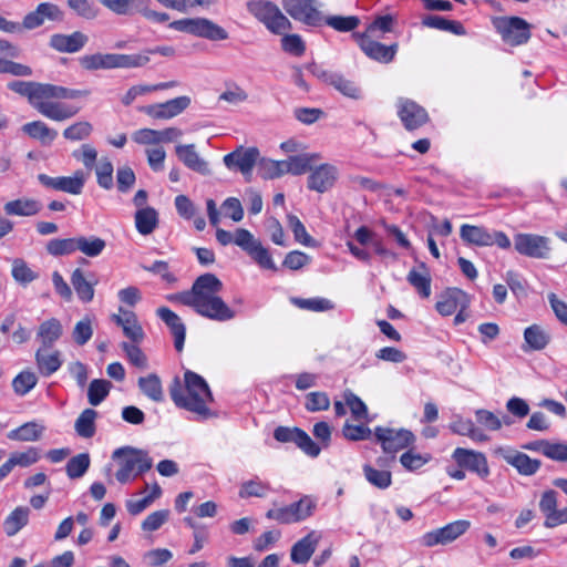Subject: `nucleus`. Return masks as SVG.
Returning <instances> with one entry per match:
<instances>
[{"instance_id": "bb28decb", "label": "nucleus", "mask_w": 567, "mask_h": 567, "mask_svg": "<svg viewBox=\"0 0 567 567\" xmlns=\"http://www.w3.org/2000/svg\"><path fill=\"white\" fill-rule=\"evenodd\" d=\"M87 37L81 31L71 34L55 33L50 38V47L59 52L75 53L87 42Z\"/></svg>"}, {"instance_id": "39448f33", "label": "nucleus", "mask_w": 567, "mask_h": 567, "mask_svg": "<svg viewBox=\"0 0 567 567\" xmlns=\"http://www.w3.org/2000/svg\"><path fill=\"white\" fill-rule=\"evenodd\" d=\"M247 10L274 34H284L292 29L291 21L271 1H249L247 2Z\"/></svg>"}, {"instance_id": "6ab92c4d", "label": "nucleus", "mask_w": 567, "mask_h": 567, "mask_svg": "<svg viewBox=\"0 0 567 567\" xmlns=\"http://www.w3.org/2000/svg\"><path fill=\"white\" fill-rule=\"evenodd\" d=\"M360 49L372 60L380 63H390L398 51V44L384 45L378 41L372 40L365 33H353Z\"/></svg>"}, {"instance_id": "8fccbe9b", "label": "nucleus", "mask_w": 567, "mask_h": 567, "mask_svg": "<svg viewBox=\"0 0 567 567\" xmlns=\"http://www.w3.org/2000/svg\"><path fill=\"white\" fill-rule=\"evenodd\" d=\"M106 243L104 239L95 236H79L76 237V250L81 251L87 257H97L105 249Z\"/></svg>"}, {"instance_id": "2f4dec72", "label": "nucleus", "mask_w": 567, "mask_h": 567, "mask_svg": "<svg viewBox=\"0 0 567 567\" xmlns=\"http://www.w3.org/2000/svg\"><path fill=\"white\" fill-rule=\"evenodd\" d=\"M466 295L457 288H449L441 293L435 308L442 316L453 315L465 300Z\"/></svg>"}, {"instance_id": "f3484780", "label": "nucleus", "mask_w": 567, "mask_h": 567, "mask_svg": "<svg viewBox=\"0 0 567 567\" xmlns=\"http://www.w3.org/2000/svg\"><path fill=\"white\" fill-rule=\"evenodd\" d=\"M398 116L408 131H414L429 122V114L416 102L400 97L396 102Z\"/></svg>"}, {"instance_id": "ea45409f", "label": "nucleus", "mask_w": 567, "mask_h": 567, "mask_svg": "<svg viewBox=\"0 0 567 567\" xmlns=\"http://www.w3.org/2000/svg\"><path fill=\"white\" fill-rule=\"evenodd\" d=\"M158 225V214L153 207L140 208L135 213V226L141 235L152 234Z\"/></svg>"}, {"instance_id": "2eb2a0df", "label": "nucleus", "mask_w": 567, "mask_h": 567, "mask_svg": "<svg viewBox=\"0 0 567 567\" xmlns=\"http://www.w3.org/2000/svg\"><path fill=\"white\" fill-rule=\"evenodd\" d=\"M237 246L240 247L256 264L264 269L276 270V265L261 241L249 231H239L237 238Z\"/></svg>"}, {"instance_id": "393cba45", "label": "nucleus", "mask_w": 567, "mask_h": 567, "mask_svg": "<svg viewBox=\"0 0 567 567\" xmlns=\"http://www.w3.org/2000/svg\"><path fill=\"white\" fill-rule=\"evenodd\" d=\"M34 109L43 116L55 122L72 118L80 112V107L61 102H48L45 100H39Z\"/></svg>"}, {"instance_id": "79ce46f5", "label": "nucleus", "mask_w": 567, "mask_h": 567, "mask_svg": "<svg viewBox=\"0 0 567 567\" xmlns=\"http://www.w3.org/2000/svg\"><path fill=\"white\" fill-rule=\"evenodd\" d=\"M320 159V155L317 153L312 154H300L290 156L285 161L287 174L301 175L309 171L315 162Z\"/></svg>"}, {"instance_id": "ddd939ff", "label": "nucleus", "mask_w": 567, "mask_h": 567, "mask_svg": "<svg viewBox=\"0 0 567 567\" xmlns=\"http://www.w3.org/2000/svg\"><path fill=\"white\" fill-rule=\"evenodd\" d=\"M377 441L381 444L384 453L395 454L412 445L415 441L414 434L405 429H391L377 426L373 432Z\"/></svg>"}, {"instance_id": "680f3d73", "label": "nucleus", "mask_w": 567, "mask_h": 567, "mask_svg": "<svg viewBox=\"0 0 567 567\" xmlns=\"http://www.w3.org/2000/svg\"><path fill=\"white\" fill-rule=\"evenodd\" d=\"M11 275L18 284L23 286H27L39 277L38 272L33 271L21 258L13 259Z\"/></svg>"}, {"instance_id": "7c9ffc66", "label": "nucleus", "mask_w": 567, "mask_h": 567, "mask_svg": "<svg viewBox=\"0 0 567 567\" xmlns=\"http://www.w3.org/2000/svg\"><path fill=\"white\" fill-rule=\"evenodd\" d=\"M42 209V204L33 198H18L7 202L3 210L8 216L31 217L35 216Z\"/></svg>"}, {"instance_id": "09e8293b", "label": "nucleus", "mask_w": 567, "mask_h": 567, "mask_svg": "<svg viewBox=\"0 0 567 567\" xmlns=\"http://www.w3.org/2000/svg\"><path fill=\"white\" fill-rule=\"evenodd\" d=\"M138 386L141 391L151 400L155 402H161L164 399L162 383L159 378L152 373L147 377H142L138 379Z\"/></svg>"}, {"instance_id": "864d4df0", "label": "nucleus", "mask_w": 567, "mask_h": 567, "mask_svg": "<svg viewBox=\"0 0 567 567\" xmlns=\"http://www.w3.org/2000/svg\"><path fill=\"white\" fill-rule=\"evenodd\" d=\"M290 301H291V303H293L296 307H298L300 309L315 311V312L329 311L334 308V305L331 300H329L327 298H322V297L308 298V299L292 297L290 299Z\"/></svg>"}, {"instance_id": "0eeeda50", "label": "nucleus", "mask_w": 567, "mask_h": 567, "mask_svg": "<svg viewBox=\"0 0 567 567\" xmlns=\"http://www.w3.org/2000/svg\"><path fill=\"white\" fill-rule=\"evenodd\" d=\"M316 502L308 495L287 506L274 507L266 513V517L282 525L302 522L313 514Z\"/></svg>"}, {"instance_id": "6e6d98bb", "label": "nucleus", "mask_w": 567, "mask_h": 567, "mask_svg": "<svg viewBox=\"0 0 567 567\" xmlns=\"http://www.w3.org/2000/svg\"><path fill=\"white\" fill-rule=\"evenodd\" d=\"M343 401L355 421H369L368 406L357 394L346 390L343 392Z\"/></svg>"}, {"instance_id": "f03ea898", "label": "nucleus", "mask_w": 567, "mask_h": 567, "mask_svg": "<svg viewBox=\"0 0 567 567\" xmlns=\"http://www.w3.org/2000/svg\"><path fill=\"white\" fill-rule=\"evenodd\" d=\"M169 395L176 406L185 409L206 420L213 415L207 406L213 401V394L207 382L199 374L187 370L184 373V383L174 378L169 385Z\"/></svg>"}, {"instance_id": "c756f323", "label": "nucleus", "mask_w": 567, "mask_h": 567, "mask_svg": "<svg viewBox=\"0 0 567 567\" xmlns=\"http://www.w3.org/2000/svg\"><path fill=\"white\" fill-rule=\"evenodd\" d=\"M49 349L39 348L34 354L38 371L45 378L55 373L63 363L61 352L59 350L49 351Z\"/></svg>"}, {"instance_id": "aec40b11", "label": "nucleus", "mask_w": 567, "mask_h": 567, "mask_svg": "<svg viewBox=\"0 0 567 567\" xmlns=\"http://www.w3.org/2000/svg\"><path fill=\"white\" fill-rule=\"evenodd\" d=\"M45 20L62 21L63 12L60 7L52 2H41L37 8L27 13L22 20V27L25 30H33L41 27Z\"/></svg>"}, {"instance_id": "bf43d9fd", "label": "nucleus", "mask_w": 567, "mask_h": 567, "mask_svg": "<svg viewBox=\"0 0 567 567\" xmlns=\"http://www.w3.org/2000/svg\"><path fill=\"white\" fill-rule=\"evenodd\" d=\"M323 24L329 25L336 31L339 32H349L353 31L360 24V19L355 16H324L323 14Z\"/></svg>"}, {"instance_id": "c03bdc74", "label": "nucleus", "mask_w": 567, "mask_h": 567, "mask_svg": "<svg viewBox=\"0 0 567 567\" xmlns=\"http://www.w3.org/2000/svg\"><path fill=\"white\" fill-rule=\"evenodd\" d=\"M100 2L117 16H134L143 8L144 0H100Z\"/></svg>"}, {"instance_id": "a878e982", "label": "nucleus", "mask_w": 567, "mask_h": 567, "mask_svg": "<svg viewBox=\"0 0 567 567\" xmlns=\"http://www.w3.org/2000/svg\"><path fill=\"white\" fill-rule=\"evenodd\" d=\"M502 456L507 464L514 466L519 474L525 476L534 475L542 465L539 460L515 450L503 451Z\"/></svg>"}, {"instance_id": "5fc2aeb1", "label": "nucleus", "mask_w": 567, "mask_h": 567, "mask_svg": "<svg viewBox=\"0 0 567 567\" xmlns=\"http://www.w3.org/2000/svg\"><path fill=\"white\" fill-rule=\"evenodd\" d=\"M329 85H332L337 91L347 97L359 100L362 96L361 89L357 85V83L344 78L340 73H334Z\"/></svg>"}, {"instance_id": "dca6fc26", "label": "nucleus", "mask_w": 567, "mask_h": 567, "mask_svg": "<svg viewBox=\"0 0 567 567\" xmlns=\"http://www.w3.org/2000/svg\"><path fill=\"white\" fill-rule=\"evenodd\" d=\"M274 437L281 443H295L300 450L311 457H317L321 449L313 440L299 427L278 426L274 431Z\"/></svg>"}, {"instance_id": "1a4fd4ad", "label": "nucleus", "mask_w": 567, "mask_h": 567, "mask_svg": "<svg viewBox=\"0 0 567 567\" xmlns=\"http://www.w3.org/2000/svg\"><path fill=\"white\" fill-rule=\"evenodd\" d=\"M460 235L467 244L481 247L496 245L502 249H508L512 245L511 239L505 233L498 230L489 231L481 226L464 224L461 227Z\"/></svg>"}, {"instance_id": "f8f14e48", "label": "nucleus", "mask_w": 567, "mask_h": 567, "mask_svg": "<svg viewBox=\"0 0 567 567\" xmlns=\"http://www.w3.org/2000/svg\"><path fill=\"white\" fill-rule=\"evenodd\" d=\"M514 248L519 255L535 259H547L551 251L548 237L526 233L514 236Z\"/></svg>"}, {"instance_id": "c9c22d12", "label": "nucleus", "mask_w": 567, "mask_h": 567, "mask_svg": "<svg viewBox=\"0 0 567 567\" xmlns=\"http://www.w3.org/2000/svg\"><path fill=\"white\" fill-rule=\"evenodd\" d=\"M97 284L96 280H87L82 269L76 268L71 275V285L73 286L78 298L82 302H91L94 298V286Z\"/></svg>"}, {"instance_id": "c85d7f7f", "label": "nucleus", "mask_w": 567, "mask_h": 567, "mask_svg": "<svg viewBox=\"0 0 567 567\" xmlns=\"http://www.w3.org/2000/svg\"><path fill=\"white\" fill-rule=\"evenodd\" d=\"M175 153L178 159L189 169L202 175H209L208 163L199 156L194 144L177 145Z\"/></svg>"}, {"instance_id": "338daca9", "label": "nucleus", "mask_w": 567, "mask_h": 567, "mask_svg": "<svg viewBox=\"0 0 567 567\" xmlns=\"http://www.w3.org/2000/svg\"><path fill=\"white\" fill-rule=\"evenodd\" d=\"M66 3L76 16L86 20L95 19L100 12L93 0H68Z\"/></svg>"}, {"instance_id": "9b49d317", "label": "nucleus", "mask_w": 567, "mask_h": 567, "mask_svg": "<svg viewBox=\"0 0 567 567\" xmlns=\"http://www.w3.org/2000/svg\"><path fill=\"white\" fill-rule=\"evenodd\" d=\"M494 27L507 44L515 47L526 43L530 38V25L518 17H502Z\"/></svg>"}, {"instance_id": "de8ad7c7", "label": "nucleus", "mask_w": 567, "mask_h": 567, "mask_svg": "<svg viewBox=\"0 0 567 567\" xmlns=\"http://www.w3.org/2000/svg\"><path fill=\"white\" fill-rule=\"evenodd\" d=\"M112 383L105 379H94L87 388V401L91 405H100L109 395Z\"/></svg>"}, {"instance_id": "49530a36", "label": "nucleus", "mask_w": 567, "mask_h": 567, "mask_svg": "<svg viewBox=\"0 0 567 567\" xmlns=\"http://www.w3.org/2000/svg\"><path fill=\"white\" fill-rule=\"evenodd\" d=\"M422 24L427 28L447 31L457 35L465 34V29L461 22L447 20L440 16H426L422 20Z\"/></svg>"}, {"instance_id": "4be33fe9", "label": "nucleus", "mask_w": 567, "mask_h": 567, "mask_svg": "<svg viewBox=\"0 0 567 567\" xmlns=\"http://www.w3.org/2000/svg\"><path fill=\"white\" fill-rule=\"evenodd\" d=\"M189 104L190 99L183 95L164 103L147 105L144 107V112L153 118L168 120L181 114L189 106Z\"/></svg>"}, {"instance_id": "774afa93", "label": "nucleus", "mask_w": 567, "mask_h": 567, "mask_svg": "<svg viewBox=\"0 0 567 567\" xmlns=\"http://www.w3.org/2000/svg\"><path fill=\"white\" fill-rule=\"evenodd\" d=\"M93 132V126L87 121H79L63 131V137L68 141L78 142L87 138Z\"/></svg>"}, {"instance_id": "20e7f679", "label": "nucleus", "mask_w": 567, "mask_h": 567, "mask_svg": "<svg viewBox=\"0 0 567 567\" xmlns=\"http://www.w3.org/2000/svg\"><path fill=\"white\" fill-rule=\"evenodd\" d=\"M112 458L118 464L115 477L121 484L134 481L153 466V460L146 451L132 446L116 449Z\"/></svg>"}, {"instance_id": "7ed1b4c3", "label": "nucleus", "mask_w": 567, "mask_h": 567, "mask_svg": "<svg viewBox=\"0 0 567 567\" xmlns=\"http://www.w3.org/2000/svg\"><path fill=\"white\" fill-rule=\"evenodd\" d=\"M8 89L12 92L28 99L29 103L35 107L39 100L60 99L74 100L89 95L86 90H72L60 85L40 83L33 81H11Z\"/></svg>"}, {"instance_id": "e2e57ef3", "label": "nucleus", "mask_w": 567, "mask_h": 567, "mask_svg": "<svg viewBox=\"0 0 567 567\" xmlns=\"http://www.w3.org/2000/svg\"><path fill=\"white\" fill-rule=\"evenodd\" d=\"M90 455L87 453H81L71 457L65 466L66 474L70 478L82 477L90 467Z\"/></svg>"}, {"instance_id": "37998d69", "label": "nucleus", "mask_w": 567, "mask_h": 567, "mask_svg": "<svg viewBox=\"0 0 567 567\" xmlns=\"http://www.w3.org/2000/svg\"><path fill=\"white\" fill-rule=\"evenodd\" d=\"M30 509L25 506H19L13 509L3 523L4 532L8 536H14L29 522Z\"/></svg>"}, {"instance_id": "4468645a", "label": "nucleus", "mask_w": 567, "mask_h": 567, "mask_svg": "<svg viewBox=\"0 0 567 567\" xmlns=\"http://www.w3.org/2000/svg\"><path fill=\"white\" fill-rule=\"evenodd\" d=\"M38 181L48 189L63 192L70 195H80L86 183V174L81 169H76L71 176L53 177L47 174H39Z\"/></svg>"}, {"instance_id": "0e129e2a", "label": "nucleus", "mask_w": 567, "mask_h": 567, "mask_svg": "<svg viewBox=\"0 0 567 567\" xmlns=\"http://www.w3.org/2000/svg\"><path fill=\"white\" fill-rule=\"evenodd\" d=\"M114 69H135L146 65L150 62V58L143 52L138 54L114 53Z\"/></svg>"}, {"instance_id": "4c0bfd02", "label": "nucleus", "mask_w": 567, "mask_h": 567, "mask_svg": "<svg viewBox=\"0 0 567 567\" xmlns=\"http://www.w3.org/2000/svg\"><path fill=\"white\" fill-rule=\"evenodd\" d=\"M45 426L39 422L32 421L22 424L21 426L11 430L8 433V439L20 442H34L42 437Z\"/></svg>"}, {"instance_id": "e433bc0d", "label": "nucleus", "mask_w": 567, "mask_h": 567, "mask_svg": "<svg viewBox=\"0 0 567 567\" xmlns=\"http://www.w3.org/2000/svg\"><path fill=\"white\" fill-rule=\"evenodd\" d=\"M21 130L31 138L39 141L43 145H50L58 136V132L49 127L42 121L25 123Z\"/></svg>"}, {"instance_id": "b1692460", "label": "nucleus", "mask_w": 567, "mask_h": 567, "mask_svg": "<svg viewBox=\"0 0 567 567\" xmlns=\"http://www.w3.org/2000/svg\"><path fill=\"white\" fill-rule=\"evenodd\" d=\"M338 178V168L331 164H322L308 177V188L318 193L330 189Z\"/></svg>"}, {"instance_id": "6e6552de", "label": "nucleus", "mask_w": 567, "mask_h": 567, "mask_svg": "<svg viewBox=\"0 0 567 567\" xmlns=\"http://www.w3.org/2000/svg\"><path fill=\"white\" fill-rule=\"evenodd\" d=\"M284 10L296 21L308 27L323 25L321 3L317 0H282Z\"/></svg>"}, {"instance_id": "58836bf2", "label": "nucleus", "mask_w": 567, "mask_h": 567, "mask_svg": "<svg viewBox=\"0 0 567 567\" xmlns=\"http://www.w3.org/2000/svg\"><path fill=\"white\" fill-rule=\"evenodd\" d=\"M450 430L457 435L468 436L475 442H485L488 436L470 419L456 416L450 424Z\"/></svg>"}, {"instance_id": "cd10ccee", "label": "nucleus", "mask_w": 567, "mask_h": 567, "mask_svg": "<svg viewBox=\"0 0 567 567\" xmlns=\"http://www.w3.org/2000/svg\"><path fill=\"white\" fill-rule=\"evenodd\" d=\"M157 316L169 328L174 337V347L176 351L181 352L184 348L186 328L182 319L169 308L161 307L156 310Z\"/></svg>"}, {"instance_id": "603ef678", "label": "nucleus", "mask_w": 567, "mask_h": 567, "mask_svg": "<svg viewBox=\"0 0 567 567\" xmlns=\"http://www.w3.org/2000/svg\"><path fill=\"white\" fill-rule=\"evenodd\" d=\"M81 65L85 70H101V69H114V53H95L84 55L80 60Z\"/></svg>"}, {"instance_id": "052dcab7", "label": "nucleus", "mask_w": 567, "mask_h": 567, "mask_svg": "<svg viewBox=\"0 0 567 567\" xmlns=\"http://www.w3.org/2000/svg\"><path fill=\"white\" fill-rule=\"evenodd\" d=\"M47 251L54 257L71 255L76 251V237L51 239L47 244Z\"/></svg>"}, {"instance_id": "5701e85b", "label": "nucleus", "mask_w": 567, "mask_h": 567, "mask_svg": "<svg viewBox=\"0 0 567 567\" xmlns=\"http://www.w3.org/2000/svg\"><path fill=\"white\" fill-rule=\"evenodd\" d=\"M120 315H113L112 320L123 329V333L133 343H141L145 333L133 311L120 307Z\"/></svg>"}, {"instance_id": "f257e3e1", "label": "nucleus", "mask_w": 567, "mask_h": 567, "mask_svg": "<svg viewBox=\"0 0 567 567\" xmlns=\"http://www.w3.org/2000/svg\"><path fill=\"white\" fill-rule=\"evenodd\" d=\"M223 282L214 274H204L196 278L190 290L172 293L167 300L192 308L197 315L218 322L233 320V310L218 293Z\"/></svg>"}, {"instance_id": "4d7b16f0", "label": "nucleus", "mask_w": 567, "mask_h": 567, "mask_svg": "<svg viewBox=\"0 0 567 567\" xmlns=\"http://www.w3.org/2000/svg\"><path fill=\"white\" fill-rule=\"evenodd\" d=\"M38 383V377L30 370H23L12 380V388L17 395H27Z\"/></svg>"}, {"instance_id": "f704fd0d", "label": "nucleus", "mask_w": 567, "mask_h": 567, "mask_svg": "<svg viewBox=\"0 0 567 567\" xmlns=\"http://www.w3.org/2000/svg\"><path fill=\"white\" fill-rule=\"evenodd\" d=\"M318 537L315 532L298 540L291 548V560L295 564H306L316 550Z\"/></svg>"}, {"instance_id": "a19ab883", "label": "nucleus", "mask_w": 567, "mask_h": 567, "mask_svg": "<svg viewBox=\"0 0 567 567\" xmlns=\"http://www.w3.org/2000/svg\"><path fill=\"white\" fill-rule=\"evenodd\" d=\"M97 412L93 409H85L81 412L74 423L76 434L83 439L94 436L96 432L95 420Z\"/></svg>"}, {"instance_id": "423d86ee", "label": "nucleus", "mask_w": 567, "mask_h": 567, "mask_svg": "<svg viewBox=\"0 0 567 567\" xmlns=\"http://www.w3.org/2000/svg\"><path fill=\"white\" fill-rule=\"evenodd\" d=\"M173 30L204 38L210 41H221L228 39V32L206 18H185L175 20L168 24Z\"/></svg>"}, {"instance_id": "69168bd1", "label": "nucleus", "mask_w": 567, "mask_h": 567, "mask_svg": "<svg viewBox=\"0 0 567 567\" xmlns=\"http://www.w3.org/2000/svg\"><path fill=\"white\" fill-rule=\"evenodd\" d=\"M270 491L269 484L261 482L259 478L246 481L239 488V496L241 498L248 497H266Z\"/></svg>"}, {"instance_id": "a18cd8bd", "label": "nucleus", "mask_w": 567, "mask_h": 567, "mask_svg": "<svg viewBox=\"0 0 567 567\" xmlns=\"http://www.w3.org/2000/svg\"><path fill=\"white\" fill-rule=\"evenodd\" d=\"M524 340L530 350H543L549 343V333L538 324H532L524 331Z\"/></svg>"}, {"instance_id": "a211bd4d", "label": "nucleus", "mask_w": 567, "mask_h": 567, "mask_svg": "<svg viewBox=\"0 0 567 567\" xmlns=\"http://www.w3.org/2000/svg\"><path fill=\"white\" fill-rule=\"evenodd\" d=\"M259 155L256 147L239 146L234 152L226 154L223 161L228 169L239 171L244 176H249Z\"/></svg>"}, {"instance_id": "9d476101", "label": "nucleus", "mask_w": 567, "mask_h": 567, "mask_svg": "<svg viewBox=\"0 0 567 567\" xmlns=\"http://www.w3.org/2000/svg\"><path fill=\"white\" fill-rule=\"evenodd\" d=\"M471 527L470 520L458 519L446 524L443 527L432 529L423 534L420 538V544L423 547L445 546L453 543Z\"/></svg>"}, {"instance_id": "473e14b6", "label": "nucleus", "mask_w": 567, "mask_h": 567, "mask_svg": "<svg viewBox=\"0 0 567 567\" xmlns=\"http://www.w3.org/2000/svg\"><path fill=\"white\" fill-rule=\"evenodd\" d=\"M63 328L56 318L43 321L37 332V339L40 341V348H51L62 336Z\"/></svg>"}, {"instance_id": "412c9836", "label": "nucleus", "mask_w": 567, "mask_h": 567, "mask_svg": "<svg viewBox=\"0 0 567 567\" xmlns=\"http://www.w3.org/2000/svg\"><path fill=\"white\" fill-rule=\"evenodd\" d=\"M452 457L460 467L474 472L482 478L489 474L486 456L481 452L457 447Z\"/></svg>"}, {"instance_id": "13d9d810", "label": "nucleus", "mask_w": 567, "mask_h": 567, "mask_svg": "<svg viewBox=\"0 0 567 567\" xmlns=\"http://www.w3.org/2000/svg\"><path fill=\"white\" fill-rule=\"evenodd\" d=\"M476 422L488 431H498L501 430L503 423L506 425H511L512 421L509 417L505 416L502 421L496 414L492 411L485 409H478L475 411Z\"/></svg>"}, {"instance_id": "72a5a7b5", "label": "nucleus", "mask_w": 567, "mask_h": 567, "mask_svg": "<svg viewBox=\"0 0 567 567\" xmlns=\"http://www.w3.org/2000/svg\"><path fill=\"white\" fill-rule=\"evenodd\" d=\"M406 279L420 297L429 298L431 296V275L424 262H421L417 268L411 269Z\"/></svg>"}, {"instance_id": "3c124183", "label": "nucleus", "mask_w": 567, "mask_h": 567, "mask_svg": "<svg viewBox=\"0 0 567 567\" xmlns=\"http://www.w3.org/2000/svg\"><path fill=\"white\" fill-rule=\"evenodd\" d=\"M365 480L377 488L386 489L392 484V474L390 471L378 470L369 464L363 465Z\"/></svg>"}]
</instances>
